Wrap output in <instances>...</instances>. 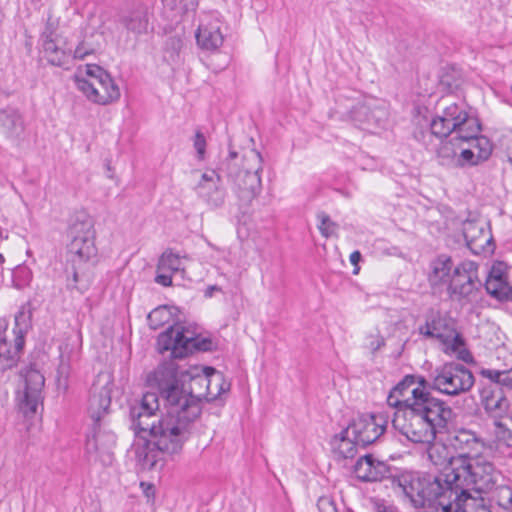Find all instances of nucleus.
<instances>
[{"mask_svg": "<svg viewBox=\"0 0 512 512\" xmlns=\"http://www.w3.org/2000/svg\"><path fill=\"white\" fill-rule=\"evenodd\" d=\"M147 384L158 390L167 407L166 414L147 432L151 439L144 436L133 444L138 462L152 469L158 461V453L172 456L182 451L201 416V403L199 398L182 391L173 362H163L149 373Z\"/></svg>", "mask_w": 512, "mask_h": 512, "instance_id": "f257e3e1", "label": "nucleus"}, {"mask_svg": "<svg viewBox=\"0 0 512 512\" xmlns=\"http://www.w3.org/2000/svg\"><path fill=\"white\" fill-rule=\"evenodd\" d=\"M431 379L406 375L387 397L394 408L392 426L414 444H430L447 430L453 410L431 392Z\"/></svg>", "mask_w": 512, "mask_h": 512, "instance_id": "f03ea898", "label": "nucleus"}, {"mask_svg": "<svg viewBox=\"0 0 512 512\" xmlns=\"http://www.w3.org/2000/svg\"><path fill=\"white\" fill-rule=\"evenodd\" d=\"M416 489L421 488L426 496L435 497L442 493V497H450L460 507L463 502L471 498L470 491L490 492L500 480L502 474L494 464L482 455L468 458H454L450 466L438 475H431L416 482L409 476Z\"/></svg>", "mask_w": 512, "mask_h": 512, "instance_id": "7ed1b4c3", "label": "nucleus"}, {"mask_svg": "<svg viewBox=\"0 0 512 512\" xmlns=\"http://www.w3.org/2000/svg\"><path fill=\"white\" fill-rule=\"evenodd\" d=\"M428 280L432 287L446 286L449 296L463 304L476 302L483 286L478 263L463 260L454 265L447 255H440L431 262Z\"/></svg>", "mask_w": 512, "mask_h": 512, "instance_id": "20e7f679", "label": "nucleus"}, {"mask_svg": "<svg viewBox=\"0 0 512 512\" xmlns=\"http://www.w3.org/2000/svg\"><path fill=\"white\" fill-rule=\"evenodd\" d=\"M238 154L230 150L228 157L219 168L228 180L234 185L233 190L237 194L242 205H250L261 191L262 156L255 150L246 151L242 160L243 168H239L236 162Z\"/></svg>", "mask_w": 512, "mask_h": 512, "instance_id": "39448f33", "label": "nucleus"}, {"mask_svg": "<svg viewBox=\"0 0 512 512\" xmlns=\"http://www.w3.org/2000/svg\"><path fill=\"white\" fill-rule=\"evenodd\" d=\"M430 129L439 138L454 134L456 140L464 142L475 138L480 133L481 126L478 119L470 116L463 105L453 103L441 115L432 119Z\"/></svg>", "mask_w": 512, "mask_h": 512, "instance_id": "423d86ee", "label": "nucleus"}, {"mask_svg": "<svg viewBox=\"0 0 512 512\" xmlns=\"http://www.w3.org/2000/svg\"><path fill=\"white\" fill-rule=\"evenodd\" d=\"M67 234L72 261H88L96 255L94 221L88 212L79 210L70 216Z\"/></svg>", "mask_w": 512, "mask_h": 512, "instance_id": "0eeeda50", "label": "nucleus"}, {"mask_svg": "<svg viewBox=\"0 0 512 512\" xmlns=\"http://www.w3.org/2000/svg\"><path fill=\"white\" fill-rule=\"evenodd\" d=\"M88 78L75 75L77 88L95 104L107 105L120 98V89L109 73L97 65L86 66Z\"/></svg>", "mask_w": 512, "mask_h": 512, "instance_id": "6e6552de", "label": "nucleus"}, {"mask_svg": "<svg viewBox=\"0 0 512 512\" xmlns=\"http://www.w3.org/2000/svg\"><path fill=\"white\" fill-rule=\"evenodd\" d=\"M15 325L8 335V321L0 318V377L14 369L24 348L25 335L28 330L27 315L20 311L15 315Z\"/></svg>", "mask_w": 512, "mask_h": 512, "instance_id": "1a4fd4ad", "label": "nucleus"}, {"mask_svg": "<svg viewBox=\"0 0 512 512\" xmlns=\"http://www.w3.org/2000/svg\"><path fill=\"white\" fill-rule=\"evenodd\" d=\"M158 350L171 351L173 358H184L194 351H212L214 343L210 338L194 336L181 325H170L158 336Z\"/></svg>", "mask_w": 512, "mask_h": 512, "instance_id": "9d476101", "label": "nucleus"}, {"mask_svg": "<svg viewBox=\"0 0 512 512\" xmlns=\"http://www.w3.org/2000/svg\"><path fill=\"white\" fill-rule=\"evenodd\" d=\"M474 382L473 373L456 362H447L431 374V389L447 396H458L470 391Z\"/></svg>", "mask_w": 512, "mask_h": 512, "instance_id": "9b49d317", "label": "nucleus"}, {"mask_svg": "<svg viewBox=\"0 0 512 512\" xmlns=\"http://www.w3.org/2000/svg\"><path fill=\"white\" fill-rule=\"evenodd\" d=\"M159 411V398L154 392H147L142 395L141 399L134 400L129 404L130 428L133 430L137 441L144 439L152 425L157 422L160 417L157 415Z\"/></svg>", "mask_w": 512, "mask_h": 512, "instance_id": "f8f14e48", "label": "nucleus"}, {"mask_svg": "<svg viewBox=\"0 0 512 512\" xmlns=\"http://www.w3.org/2000/svg\"><path fill=\"white\" fill-rule=\"evenodd\" d=\"M114 378L108 371L99 372L93 380L88 396V413L95 425L109 413Z\"/></svg>", "mask_w": 512, "mask_h": 512, "instance_id": "ddd939ff", "label": "nucleus"}, {"mask_svg": "<svg viewBox=\"0 0 512 512\" xmlns=\"http://www.w3.org/2000/svg\"><path fill=\"white\" fill-rule=\"evenodd\" d=\"M387 424L384 414L361 415L345 429V433L352 435L356 443L364 448L379 439L385 432Z\"/></svg>", "mask_w": 512, "mask_h": 512, "instance_id": "4468645a", "label": "nucleus"}, {"mask_svg": "<svg viewBox=\"0 0 512 512\" xmlns=\"http://www.w3.org/2000/svg\"><path fill=\"white\" fill-rule=\"evenodd\" d=\"M388 115L386 105L373 99L357 104L349 112L354 125L368 131L384 126Z\"/></svg>", "mask_w": 512, "mask_h": 512, "instance_id": "2eb2a0df", "label": "nucleus"}, {"mask_svg": "<svg viewBox=\"0 0 512 512\" xmlns=\"http://www.w3.org/2000/svg\"><path fill=\"white\" fill-rule=\"evenodd\" d=\"M354 473L357 479L362 482L390 480L392 487L399 489L394 480L399 478L404 472L400 474L393 473V470L387 463L376 459L371 454H366L356 461Z\"/></svg>", "mask_w": 512, "mask_h": 512, "instance_id": "dca6fc26", "label": "nucleus"}, {"mask_svg": "<svg viewBox=\"0 0 512 512\" xmlns=\"http://www.w3.org/2000/svg\"><path fill=\"white\" fill-rule=\"evenodd\" d=\"M115 444V434L102 429L99 423V425L94 424L93 434L87 438L85 449L90 459L99 461L104 466H110L114 459Z\"/></svg>", "mask_w": 512, "mask_h": 512, "instance_id": "f3484780", "label": "nucleus"}, {"mask_svg": "<svg viewBox=\"0 0 512 512\" xmlns=\"http://www.w3.org/2000/svg\"><path fill=\"white\" fill-rule=\"evenodd\" d=\"M24 379V391L19 398V408L26 417H32L42 405L45 378L40 371L30 368L26 371Z\"/></svg>", "mask_w": 512, "mask_h": 512, "instance_id": "a211bd4d", "label": "nucleus"}, {"mask_svg": "<svg viewBox=\"0 0 512 512\" xmlns=\"http://www.w3.org/2000/svg\"><path fill=\"white\" fill-rule=\"evenodd\" d=\"M486 292L494 299L512 301V286L508 281L507 266L503 262L492 265L484 283Z\"/></svg>", "mask_w": 512, "mask_h": 512, "instance_id": "6ab92c4d", "label": "nucleus"}, {"mask_svg": "<svg viewBox=\"0 0 512 512\" xmlns=\"http://www.w3.org/2000/svg\"><path fill=\"white\" fill-rule=\"evenodd\" d=\"M480 398L484 411L494 421L509 418L512 406L500 388L485 387L480 393Z\"/></svg>", "mask_w": 512, "mask_h": 512, "instance_id": "aec40b11", "label": "nucleus"}, {"mask_svg": "<svg viewBox=\"0 0 512 512\" xmlns=\"http://www.w3.org/2000/svg\"><path fill=\"white\" fill-rule=\"evenodd\" d=\"M196 42L200 49L215 51L223 44L224 37L220 30V22L211 17L201 20L195 33Z\"/></svg>", "mask_w": 512, "mask_h": 512, "instance_id": "412c9836", "label": "nucleus"}, {"mask_svg": "<svg viewBox=\"0 0 512 512\" xmlns=\"http://www.w3.org/2000/svg\"><path fill=\"white\" fill-rule=\"evenodd\" d=\"M169 362H173L175 364L176 369H177V378L179 381V386L185 394H192L193 396L199 398L201 404H202V398H204V397L210 398V399H214L217 397L218 393H214L213 391H211V388H210L211 380H210L209 376L216 375L219 379H221V375L217 374L213 368L206 367L205 371H207V372L203 375H200V374L191 375L190 391L186 392L183 389L182 380L180 379V376H184V372L179 370V367L173 360H170Z\"/></svg>", "mask_w": 512, "mask_h": 512, "instance_id": "4be33fe9", "label": "nucleus"}, {"mask_svg": "<svg viewBox=\"0 0 512 512\" xmlns=\"http://www.w3.org/2000/svg\"><path fill=\"white\" fill-rule=\"evenodd\" d=\"M449 444L459 452L457 458L474 457L478 454L479 447H482L481 441L471 430L459 429L454 431L449 437Z\"/></svg>", "mask_w": 512, "mask_h": 512, "instance_id": "5701e85b", "label": "nucleus"}, {"mask_svg": "<svg viewBox=\"0 0 512 512\" xmlns=\"http://www.w3.org/2000/svg\"><path fill=\"white\" fill-rule=\"evenodd\" d=\"M463 236L468 248L474 254L485 252L486 246L492 240L491 235L480 223L470 220L463 223Z\"/></svg>", "mask_w": 512, "mask_h": 512, "instance_id": "b1692460", "label": "nucleus"}, {"mask_svg": "<svg viewBox=\"0 0 512 512\" xmlns=\"http://www.w3.org/2000/svg\"><path fill=\"white\" fill-rule=\"evenodd\" d=\"M119 23L130 33L140 35L147 32L148 13L142 4H137L122 12Z\"/></svg>", "mask_w": 512, "mask_h": 512, "instance_id": "393cba45", "label": "nucleus"}, {"mask_svg": "<svg viewBox=\"0 0 512 512\" xmlns=\"http://www.w3.org/2000/svg\"><path fill=\"white\" fill-rule=\"evenodd\" d=\"M25 130L24 118L14 107L0 109V132L7 138L18 139Z\"/></svg>", "mask_w": 512, "mask_h": 512, "instance_id": "a878e982", "label": "nucleus"}, {"mask_svg": "<svg viewBox=\"0 0 512 512\" xmlns=\"http://www.w3.org/2000/svg\"><path fill=\"white\" fill-rule=\"evenodd\" d=\"M43 54L47 62L56 67L69 69L71 64V50L66 51L61 48L56 39L52 37V33L43 35Z\"/></svg>", "mask_w": 512, "mask_h": 512, "instance_id": "bb28decb", "label": "nucleus"}, {"mask_svg": "<svg viewBox=\"0 0 512 512\" xmlns=\"http://www.w3.org/2000/svg\"><path fill=\"white\" fill-rule=\"evenodd\" d=\"M461 143L455 137L441 141L436 151L438 164L446 168H457L458 149Z\"/></svg>", "mask_w": 512, "mask_h": 512, "instance_id": "cd10ccee", "label": "nucleus"}, {"mask_svg": "<svg viewBox=\"0 0 512 512\" xmlns=\"http://www.w3.org/2000/svg\"><path fill=\"white\" fill-rule=\"evenodd\" d=\"M333 452L341 458H353L357 454V447L360 444L356 443L352 435L346 434L345 429L338 435H335L331 440Z\"/></svg>", "mask_w": 512, "mask_h": 512, "instance_id": "c85d7f7f", "label": "nucleus"}, {"mask_svg": "<svg viewBox=\"0 0 512 512\" xmlns=\"http://www.w3.org/2000/svg\"><path fill=\"white\" fill-rule=\"evenodd\" d=\"M196 191L200 198H202L208 206L211 208L221 207L225 202L226 192L220 183H214L209 188L206 186L197 185Z\"/></svg>", "mask_w": 512, "mask_h": 512, "instance_id": "c756f323", "label": "nucleus"}, {"mask_svg": "<svg viewBox=\"0 0 512 512\" xmlns=\"http://www.w3.org/2000/svg\"><path fill=\"white\" fill-rule=\"evenodd\" d=\"M173 313L171 308L163 305L153 309L147 316L148 325L151 329L157 330L171 322Z\"/></svg>", "mask_w": 512, "mask_h": 512, "instance_id": "7c9ffc66", "label": "nucleus"}, {"mask_svg": "<svg viewBox=\"0 0 512 512\" xmlns=\"http://www.w3.org/2000/svg\"><path fill=\"white\" fill-rule=\"evenodd\" d=\"M480 374L489 379L492 383L512 389V369L510 370H495V369H482Z\"/></svg>", "mask_w": 512, "mask_h": 512, "instance_id": "2f4dec72", "label": "nucleus"}, {"mask_svg": "<svg viewBox=\"0 0 512 512\" xmlns=\"http://www.w3.org/2000/svg\"><path fill=\"white\" fill-rule=\"evenodd\" d=\"M440 342L443 345V352L447 355H455L465 345L464 338L455 328L452 332L446 333Z\"/></svg>", "mask_w": 512, "mask_h": 512, "instance_id": "473e14b6", "label": "nucleus"}, {"mask_svg": "<svg viewBox=\"0 0 512 512\" xmlns=\"http://www.w3.org/2000/svg\"><path fill=\"white\" fill-rule=\"evenodd\" d=\"M158 271H165L170 273H176L181 270V259L180 256L176 253H173L171 250H166L161 255L158 265Z\"/></svg>", "mask_w": 512, "mask_h": 512, "instance_id": "72a5a7b5", "label": "nucleus"}, {"mask_svg": "<svg viewBox=\"0 0 512 512\" xmlns=\"http://www.w3.org/2000/svg\"><path fill=\"white\" fill-rule=\"evenodd\" d=\"M491 501L503 509L512 505V487L509 485H496L492 490Z\"/></svg>", "mask_w": 512, "mask_h": 512, "instance_id": "f704fd0d", "label": "nucleus"}, {"mask_svg": "<svg viewBox=\"0 0 512 512\" xmlns=\"http://www.w3.org/2000/svg\"><path fill=\"white\" fill-rule=\"evenodd\" d=\"M467 142L471 143L470 148L476 151V156L481 162L486 161L492 153V145L489 139L485 136H475V138L469 139Z\"/></svg>", "mask_w": 512, "mask_h": 512, "instance_id": "c9c22d12", "label": "nucleus"}, {"mask_svg": "<svg viewBox=\"0 0 512 512\" xmlns=\"http://www.w3.org/2000/svg\"><path fill=\"white\" fill-rule=\"evenodd\" d=\"M431 323L435 327L434 338L437 340H441L446 333L452 332L454 328L453 324L449 319L443 317L440 313H431L430 315Z\"/></svg>", "mask_w": 512, "mask_h": 512, "instance_id": "e433bc0d", "label": "nucleus"}, {"mask_svg": "<svg viewBox=\"0 0 512 512\" xmlns=\"http://www.w3.org/2000/svg\"><path fill=\"white\" fill-rule=\"evenodd\" d=\"M493 435L497 446L512 447V430L502 420L494 421Z\"/></svg>", "mask_w": 512, "mask_h": 512, "instance_id": "4c0bfd02", "label": "nucleus"}, {"mask_svg": "<svg viewBox=\"0 0 512 512\" xmlns=\"http://www.w3.org/2000/svg\"><path fill=\"white\" fill-rule=\"evenodd\" d=\"M317 219L319 221L318 229L323 237L329 238L336 235L338 224L332 221L329 215L325 212H319Z\"/></svg>", "mask_w": 512, "mask_h": 512, "instance_id": "58836bf2", "label": "nucleus"}, {"mask_svg": "<svg viewBox=\"0 0 512 512\" xmlns=\"http://www.w3.org/2000/svg\"><path fill=\"white\" fill-rule=\"evenodd\" d=\"M182 41L180 38L171 37L165 43V59L171 63L179 60V54L182 49Z\"/></svg>", "mask_w": 512, "mask_h": 512, "instance_id": "ea45409f", "label": "nucleus"}, {"mask_svg": "<svg viewBox=\"0 0 512 512\" xmlns=\"http://www.w3.org/2000/svg\"><path fill=\"white\" fill-rule=\"evenodd\" d=\"M481 161L476 156V151L471 148L462 149L458 155L457 168L465 166H476Z\"/></svg>", "mask_w": 512, "mask_h": 512, "instance_id": "a19ab883", "label": "nucleus"}, {"mask_svg": "<svg viewBox=\"0 0 512 512\" xmlns=\"http://www.w3.org/2000/svg\"><path fill=\"white\" fill-rule=\"evenodd\" d=\"M461 512H491L489 507L484 504V500L477 501L472 496L461 505Z\"/></svg>", "mask_w": 512, "mask_h": 512, "instance_id": "79ce46f5", "label": "nucleus"}, {"mask_svg": "<svg viewBox=\"0 0 512 512\" xmlns=\"http://www.w3.org/2000/svg\"><path fill=\"white\" fill-rule=\"evenodd\" d=\"M95 49L85 41L80 42L73 53H71L72 60H84L87 56L94 54Z\"/></svg>", "mask_w": 512, "mask_h": 512, "instance_id": "37998d69", "label": "nucleus"}, {"mask_svg": "<svg viewBox=\"0 0 512 512\" xmlns=\"http://www.w3.org/2000/svg\"><path fill=\"white\" fill-rule=\"evenodd\" d=\"M162 2L171 9L180 7L184 11L195 10L198 6V0H162Z\"/></svg>", "mask_w": 512, "mask_h": 512, "instance_id": "c03bdc74", "label": "nucleus"}, {"mask_svg": "<svg viewBox=\"0 0 512 512\" xmlns=\"http://www.w3.org/2000/svg\"><path fill=\"white\" fill-rule=\"evenodd\" d=\"M370 501L374 512H397V508L384 499L375 497Z\"/></svg>", "mask_w": 512, "mask_h": 512, "instance_id": "a18cd8bd", "label": "nucleus"}, {"mask_svg": "<svg viewBox=\"0 0 512 512\" xmlns=\"http://www.w3.org/2000/svg\"><path fill=\"white\" fill-rule=\"evenodd\" d=\"M194 148L197 151V157L198 159L202 160L205 157V151H206V139L202 132L197 131L195 133L194 141H193Z\"/></svg>", "mask_w": 512, "mask_h": 512, "instance_id": "49530a36", "label": "nucleus"}, {"mask_svg": "<svg viewBox=\"0 0 512 512\" xmlns=\"http://www.w3.org/2000/svg\"><path fill=\"white\" fill-rule=\"evenodd\" d=\"M317 507L319 512H338L334 500L328 496L320 497L317 502Z\"/></svg>", "mask_w": 512, "mask_h": 512, "instance_id": "de8ad7c7", "label": "nucleus"}, {"mask_svg": "<svg viewBox=\"0 0 512 512\" xmlns=\"http://www.w3.org/2000/svg\"><path fill=\"white\" fill-rule=\"evenodd\" d=\"M221 182V176L219 174H216L215 171H212L209 173H203L201 176V180L197 185H204L206 188H209V186H212L214 183H220Z\"/></svg>", "mask_w": 512, "mask_h": 512, "instance_id": "09e8293b", "label": "nucleus"}, {"mask_svg": "<svg viewBox=\"0 0 512 512\" xmlns=\"http://www.w3.org/2000/svg\"><path fill=\"white\" fill-rule=\"evenodd\" d=\"M418 330H419V333L421 335H423L424 337L434 338L433 331L435 330V327L432 325L429 315L426 317L425 323L423 325H421Z\"/></svg>", "mask_w": 512, "mask_h": 512, "instance_id": "8fccbe9b", "label": "nucleus"}, {"mask_svg": "<svg viewBox=\"0 0 512 512\" xmlns=\"http://www.w3.org/2000/svg\"><path fill=\"white\" fill-rule=\"evenodd\" d=\"M458 360H461L465 363H474V357L472 353L467 349L466 344L463 345L460 350L455 354Z\"/></svg>", "mask_w": 512, "mask_h": 512, "instance_id": "3c124183", "label": "nucleus"}, {"mask_svg": "<svg viewBox=\"0 0 512 512\" xmlns=\"http://www.w3.org/2000/svg\"><path fill=\"white\" fill-rule=\"evenodd\" d=\"M384 345H385V340L382 336H379V335L371 336L370 341L368 343V348L371 350V352L375 353Z\"/></svg>", "mask_w": 512, "mask_h": 512, "instance_id": "603ef678", "label": "nucleus"}, {"mask_svg": "<svg viewBox=\"0 0 512 512\" xmlns=\"http://www.w3.org/2000/svg\"><path fill=\"white\" fill-rule=\"evenodd\" d=\"M161 273H158L155 281L158 284H161L163 286H170L172 284V274L170 272L160 271Z\"/></svg>", "mask_w": 512, "mask_h": 512, "instance_id": "864d4df0", "label": "nucleus"}, {"mask_svg": "<svg viewBox=\"0 0 512 512\" xmlns=\"http://www.w3.org/2000/svg\"><path fill=\"white\" fill-rule=\"evenodd\" d=\"M361 260V253L359 251H353L351 254H350V262L356 266L359 261Z\"/></svg>", "mask_w": 512, "mask_h": 512, "instance_id": "5fc2aeb1", "label": "nucleus"}, {"mask_svg": "<svg viewBox=\"0 0 512 512\" xmlns=\"http://www.w3.org/2000/svg\"><path fill=\"white\" fill-rule=\"evenodd\" d=\"M218 290H220V288L215 286V285L214 286H209L207 288L206 292H205V295L208 296V297H211L213 295V292L214 291H218Z\"/></svg>", "mask_w": 512, "mask_h": 512, "instance_id": "6e6d98bb", "label": "nucleus"}, {"mask_svg": "<svg viewBox=\"0 0 512 512\" xmlns=\"http://www.w3.org/2000/svg\"><path fill=\"white\" fill-rule=\"evenodd\" d=\"M73 281H74V283H76L78 281V274H77V272L73 273Z\"/></svg>", "mask_w": 512, "mask_h": 512, "instance_id": "4d7b16f0", "label": "nucleus"}, {"mask_svg": "<svg viewBox=\"0 0 512 512\" xmlns=\"http://www.w3.org/2000/svg\"><path fill=\"white\" fill-rule=\"evenodd\" d=\"M358 268L354 270V274H357L358 273Z\"/></svg>", "mask_w": 512, "mask_h": 512, "instance_id": "13d9d810", "label": "nucleus"}, {"mask_svg": "<svg viewBox=\"0 0 512 512\" xmlns=\"http://www.w3.org/2000/svg\"><path fill=\"white\" fill-rule=\"evenodd\" d=\"M63 369H64V366H63V365H61V366H60V368H59V370L61 371V370H63Z\"/></svg>", "mask_w": 512, "mask_h": 512, "instance_id": "bf43d9fd", "label": "nucleus"}, {"mask_svg": "<svg viewBox=\"0 0 512 512\" xmlns=\"http://www.w3.org/2000/svg\"><path fill=\"white\" fill-rule=\"evenodd\" d=\"M0 260H3V256L0 254Z\"/></svg>", "mask_w": 512, "mask_h": 512, "instance_id": "052dcab7", "label": "nucleus"}]
</instances>
